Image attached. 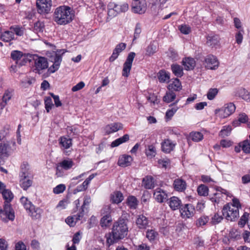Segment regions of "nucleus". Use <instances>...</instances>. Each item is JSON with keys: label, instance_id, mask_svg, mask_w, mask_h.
Segmentation results:
<instances>
[{"label": "nucleus", "instance_id": "obj_1", "mask_svg": "<svg viewBox=\"0 0 250 250\" xmlns=\"http://www.w3.org/2000/svg\"><path fill=\"white\" fill-rule=\"evenodd\" d=\"M127 232V220L124 218L119 219L114 223L111 233L105 235L107 244L109 246L119 240L123 239L126 236Z\"/></svg>", "mask_w": 250, "mask_h": 250}, {"label": "nucleus", "instance_id": "obj_2", "mask_svg": "<svg viewBox=\"0 0 250 250\" xmlns=\"http://www.w3.org/2000/svg\"><path fill=\"white\" fill-rule=\"evenodd\" d=\"M1 192L5 201L3 208H0V217L5 222L7 221V219L13 221L15 219V214L10 204V202L13 198V195L9 190L4 189Z\"/></svg>", "mask_w": 250, "mask_h": 250}, {"label": "nucleus", "instance_id": "obj_3", "mask_svg": "<svg viewBox=\"0 0 250 250\" xmlns=\"http://www.w3.org/2000/svg\"><path fill=\"white\" fill-rule=\"evenodd\" d=\"M74 15L70 7L61 6L57 7L54 13V20L60 25H65L73 20Z\"/></svg>", "mask_w": 250, "mask_h": 250}, {"label": "nucleus", "instance_id": "obj_4", "mask_svg": "<svg viewBox=\"0 0 250 250\" xmlns=\"http://www.w3.org/2000/svg\"><path fill=\"white\" fill-rule=\"evenodd\" d=\"M19 182L21 187L25 190L32 185L33 175L27 163H23L21 166Z\"/></svg>", "mask_w": 250, "mask_h": 250}, {"label": "nucleus", "instance_id": "obj_5", "mask_svg": "<svg viewBox=\"0 0 250 250\" xmlns=\"http://www.w3.org/2000/svg\"><path fill=\"white\" fill-rule=\"evenodd\" d=\"M107 7L108 15L114 17L121 13L126 12L128 10V4L127 3L116 4L114 2H110Z\"/></svg>", "mask_w": 250, "mask_h": 250}, {"label": "nucleus", "instance_id": "obj_6", "mask_svg": "<svg viewBox=\"0 0 250 250\" xmlns=\"http://www.w3.org/2000/svg\"><path fill=\"white\" fill-rule=\"evenodd\" d=\"M222 214L228 221H233L239 217V209L233 205H226L223 208Z\"/></svg>", "mask_w": 250, "mask_h": 250}, {"label": "nucleus", "instance_id": "obj_7", "mask_svg": "<svg viewBox=\"0 0 250 250\" xmlns=\"http://www.w3.org/2000/svg\"><path fill=\"white\" fill-rule=\"evenodd\" d=\"M31 57L34 61V71L35 73L41 74L42 70L48 67V62L45 58L36 54L32 55Z\"/></svg>", "mask_w": 250, "mask_h": 250}, {"label": "nucleus", "instance_id": "obj_8", "mask_svg": "<svg viewBox=\"0 0 250 250\" xmlns=\"http://www.w3.org/2000/svg\"><path fill=\"white\" fill-rule=\"evenodd\" d=\"M236 107L233 103L225 104L221 109H216L215 114L221 118H225L231 115L235 110Z\"/></svg>", "mask_w": 250, "mask_h": 250}, {"label": "nucleus", "instance_id": "obj_9", "mask_svg": "<svg viewBox=\"0 0 250 250\" xmlns=\"http://www.w3.org/2000/svg\"><path fill=\"white\" fill-rule=\"evenodd\" d=\"M135 53L134 52H130L127 59L124 63L123 69L122 71V75L124 77H128L130 74V71L131 69L132 62L135 57Z\"/></svg>", "mask_w": 250, "mask_h": 250}, {"label": "nucleus", "instance_id": "obj_10", "mask_svg": "<svg viewBox=\"0 0 250 250\" xmlns=\"http://www.w3.org/2000/svg\"><path fill=\"white\" fill-rule=\"evenodd\" d=\"M36 5L39 13L41 14L47 13L50 10L52 1L51 0H37Z\"/></svg>", "mask_w": 250, "mask_h": 250}, {"label": "nucleus", "instance_id": "obj_11", "mask_svg": "<svg viewBox=\"0 0 250 250\" xmlns=\"http://www.w3.org/2000/svg\"><path fill=\"white\" fill-rule=\"evenodd\" d=\"M180 211L183 218H188L194 215L195 208L192 205L188 204L181 208Z\"/></svg>", "mask_w": 250, "mask_h": 250}, {"label": "nucleus", "instance_id": "obj_12", "mask_svg": "<svg viewBox=\"0 0 250 250\" xmlns=\"http://www.w3.org/2000/svg\"><path fill=\"white\" fill-rule=\"evenodd\" d=\"M135 223L138 229H146L149 226V221L146 216L139 214L136 217Z\"/></svg>", "mask_w": 250, "mask_h": 250}, {"label": "nucleus", "instance_id": "obj_13", "mask_svg": "<svg viewBox=\"0 0 250 250\" xmlns=\"http://www.w3.org/2000/svg\"><path fill=\"white\" fill-rule=\"evenodd\" d=\"M146 10V3L145 0L134 2L132 7V11L134 13L144 14Z\"/></svg>", "mask_w": 250, "mask_h": 250}, {"label": "nucleus", "instance_id": "obj_14", "mask_svg": "<svg viewBox=\"0 0 250 250\" xmlns=\"http://www.w3.org/2000/svg\"><path fill=\"white\" fill-rule=\"evenodd\" d=\"M206 67L210 69H215L219 66V62L217 58L212 55H208L205 59Z\"/></svg>", "mask_w": 250, "mask_h": 250}, {"label": "nucleus", "instance_id": "obj_15", "mask_svg": "<svg viewBox=\"0 0 250 250\" xmlns=\"http://www.w3.org/2000/svg\"><path fill=\"white\" fill-rule=\"evenodd\" d=\"M176 143L169 139H165L161 143L162 150L163 152L168 153L172 151Z\"/></svg>", "mask_w": 250, "mask_h": 250}, {"label": "nucleus", "instance_id": "obj_16", "mask_svg": "<svg viewBox=\"0 0 250 250\" xmlns=\"http://www.w3.org/2000/svg\"><path fill=\"white\" fill-rule=\"evenodd\" d=\"M153 195L155 199L159 203L164 202L167 198V192L160 188H157L155 190Z\"/></svg>", "mask_w": 250, "mask_h": 250}, {"label": "nucleus", "instance_id": "obj_17", "mask_svg": "<svg viewBox=\"0 0 250 250\" xmlns=\"http://www.w3.org/2000/svg\"><path fill=\"white\" fill-rule=\"evenodd\" d=\"M132 161L133 158L131 156L123 155L119 157L118 164L119 166L126 167L131 165Z\"/></svg>", "mask_w": 250, "mask_h": 250}, {"label": "nucleus", "instance_id": "obj_18", "mask_svg": "<svg viewBox=\"0 0 250 250\" xmlns=\"http://www.w3.org/2000/svg\"><path fill=\"white\" fill-rule=\"evenodd\" d=\"M123 128V125L121 123H113L108 125L104 128V131L107 134L116 132Z\"/></svg>", "mask_w": 250, "mask_h": 250}, {"label": "nucleus", "instance_id": "obj_19", "mask_svg": "<svg viewBox=\"0 0 250 250\" xmlns=\"http://www.w3.org/2000/svg\"><path fill=\"white\" fill-rule=\"evenodd\" d=\"M173 187L176 191H184L187 188V183L184 180L177 178L173 182Z\"/></svg>", "mask_w": 250, "mask_h": 250}, {"label": "nucleus", "instance_id": "obj_20", "mask_svg": "<svg viewBox=\"0 0 250 250\" xmlns=\"http://www.w3.org/2000/svg\"><path fill=\"white\" fill-rule=\"evenodd\" d=\"M207 44L211 47H215L219 44V38L217 35H208L207 36Z\"/></svg>", "mask_w": 250, "mask_h": 250}, {"label": "nucleus", "instance_id": "obj_21", "mask_svg": "<svg viewBox=\"0 0 250 250\" xmlns=\"http://www.w3.org/2000/svg\"><path fill=\"white\" fill-rule=\"evenodd\" d=\"M59 141L61 148H63V149H68L72 145V139L69 137L65 136L61 137L59 139Z\"/></svg>", "mask_w": 250, "mask_h": 250}, {"label": "nucleus", "instance_id": "obj_22", "mask_svg": "<svg viewBox=\"0 0 250 250\" xmlns=\"http://www.w3.org/2000/svg\"><path fill=\"white\" fill-rule=\"evenodd\" d=\"M83 216V212H79L77 214V215H74L72 217H68L65 219V222L70 227H73L78 220H81Z\"/></svg>", "mask_w": 250, "mask_h": 250}, {"label": "nucleus", "instance_id": "obj_23", "mask_svg": "<svg viewBox=\"0 0 250 250\" xmlns=\"http://www.w3.org/2000/svg\"><path fill=\"white\" fill-rule=\"evenodd\" d=\"M182 64L187 70L193 69L195 66V61L191 58H186L182 61Z\"/></svg>", "mask_w": 250, "mask_h": 250}, {"label": "nucleus", "instance_id": "obj_24", "mask_svg": "<svg viewBox=\"0 0 250 250\" xmlns=\"http://www.w3.org/2000/svg\"><path fill=\"white\" fill-rule=\"evenodd\" d=\"M29 214L35 219H38L41 217L42 210L39 208H36L33 205L28 209Z\"/></svg>", "mask_w": 250, "mask_h": 250}, {"label": "nucleus", "instance_id": "obj_25", "mask_svg": "<svg viewBox=\"0 0 250 250\" xmlns=\"http://www.w3.org/2000/svg\"><path fill=\"white\" fill-rule=\"evenodd\" d=\"M110 200L114 204H119L124 200V196L121 192L116 191L110 195Z\"/></svg>", "mask_w": 250, "mask_h": 250}, {"label": "nucleus", "instance_id": "obj_26", "mask_svg": "<svg viewBox=\"0 0 250 250\" xmlns=\"http://www.w3.org/2000/svg\"><path fill=\"white\" fill-rule=\"evenodd\" d=\"M181 204V200L177 197L173 196L169 199V206L173 210L178 209L180 208Z\"/></svg>", "mask_w": 250, "mask_h": 250}, {"label": "nucleus", "instance_id": "obj_27", "mask_svg": "<svg viewBox=\"0 0 250 250\" xmlns=\"http://www.w3.org/2000/svg\"><path fill=\"white\" fill-rule=\"evenodd\" d=\"M172 73L177 77H181L183 74V68L182 66L178 64H172L171 65Z\"/></svg>", "mask_w": 250, "mask_h": 250}, {"label": "nucleus", "instance_id": "obj_28", "mask_svg": "<svg viewBox=\"0 0 250 250\" xmlns=\"http://www.w3.org/2000/svg\"><path fill=\"white\" fill-rule=\"evenodd\" d=\"M143 185L146 188L151 189L155 186L154 179L152 176H146L143 179Z\"/></svg>", "mask_w": 250, "mask_h": 250}, {"label": "nucleus", "instance_id": "obj_29", "mask_svg": "<svg viewBox=\"0 0 250 250\" xmlns=\"http://www.w3.org/2000/svg\"><path fill=\"white\" fill-rule=\"evenodd\" d=\"M73 162L71 160H64L57 166V170H60V168H62L65 170H68L70 169L73 167Z\"/></svg>", "mask_w": 250, "mask_h": 250}, {"label": "nucleus", "instance_id": "obj_30", "mask_svg": "<svg viewBox=\"0 0 250 250\" xmlns=\"http://www.w3.org/2000/svg\"><path fill=\"white\" fill-rule=\"evenodd\" d=\"M158 78L160 83H168L170 79L169 73L164 70H161L158 74Z\"/></svg>", "mask_w": 250, "mask_h": 250}, {"label": "nucleus", "instance_id": "obj_31", "mask_svg": "<svg viewBox=\"0 0 250 250\" xmlns=\"http://www.w3.org/2000/svg\"><path fill=\"white\" fill-rule=\"evenodd\" d=\"M0 39L3 42H10L14 39V33L10 31H5L1 35Z\"/></svg>", "mask_w": 250, "mask_h": 250}, {"label": "nucleus", "instance_id": "obj_32", "mask_svg": "<svg viewBox=\"0 0 250 250\" xmlns=\"http://www.w3.org/2000/svg\"><path fill=\"white\" fill-rule=\"evenodd\" d=\"M138 201L137 198L133 196H129L126 200L127 206L132 209H136L138 205Z\"/></svg>", "mask_w": 250, "mask_h": 250}, {"label": "nucleus", "instance_id": "obj_33", "mask_svg": "<svg viewBox=\"0 0 250 250\" xmlns=\"http://www.w3.org/2000/svg\"><path fill=\"white\" fill-rule=\"evenodd\" d=\"M129 136L128 134H125L123 137H120L113 142L111 144V146L112 147L117 146L120 144L126 142L129 140Z\"/></svg>", "mask_w": 250, "mask_h": 250}, {"label": "nucleus", "instance_id": "obj_34", "mask_svg": "<svg viewBox=\"0 0 250 250\" xmlns=\"http://www.w3.org/2000/svg\"><path fill=\"white\" fill-rule=\"evenodd\" d=\"M236 94L243 100L250 101L249 92L243 88H239Z\"/></svg>", "mask_w": 250, "mask_h": 250}, {"label": "nucleus", "instance_id": "obj_35", "mask_svg": "<svg viewBox=\"0 0 250 250\" xmlns=\"http://www.w3.org/2000/svg\"><path fill=\"white\" fill-rule=\"evenodd\" d=\"M157 50V46L155 44L154 42H151L146 49V55L150 56L153 55Z\"/></svg>", "mask_w": 250, "mask_h": 250}, {"label": "nucleus", "instance_id": "obj_36", "mask_svg": "<svg viewBox=\"0 0 250 250\" xmlns=\"http://www.w3.org/2000/svg\"><path fill=\"white\" fill-rule=\"evenodd\" d=\"M169 89L179 91L182 89V85L179 80L175 78L171 83L168 85Z\"/></svg>", "mask_w": 250, "mask_h": 250}, {"label": "nucleus", "instance_id": "obj_37", "mask_svg": "<svg viewBox=\"0 0 250 250\" xmlns=\"http://www.w3.org/2000/svg\"><path fill=\"white\" fill-rule=\"evenodd\" d=\"M229 236L231 240H238L241 239V232L236 229H232L230 231Z\"/></svg>", "mask_w": 250, "mask_h": 250}, {"label": "nucleus", "instance_id": "obj_38", "mask_svg": "<svg viewBox=\"0 0 250 250\" xmlns=\"http://www.w3.org/2000/svg\"><path fill=\"white\" fill-rule=\"evenodd\" d=\"M112 221L111 216L108 214L104 216L100 221L101 225L102 227H107L110 226Z\"/></svg>", "mask_w": 250, "mask_h": 250}, {"label": "nucleus", "instance_id": "obj_39", "mask_svg": "<svg viewBox=\"0 0 250 250\" xmlns=\"http://www.w3.org/2000/svg\"><path fill=\"white\" fill-rule=\"evenodd\" d=\"M158 236V233L155 229H148L146 231V237L150 241H154Z\"/></svg>", "mask_w": 250, "mask_h": 250}, {"label": "nucleus", "instance_id": "obj_40", "mask_svg": "<svg viewBox=\"0 0 250 250\" xmlns=\"http://www.w3.org/2000/svg\"><path fill=\"white\" fill-rule=\"evenodd\" d=\"M176 98V94L172 91L167 92L163 97V101L169 103L172 102Z\"/></svg>", "mask_w": 250, "mask_h": 250}, {"label": "nucleus", "instance_id": "obj_41", "mask_svg": "<svg viewBox=\"0 0 250 250\" xmlns=\"http://www.w3.org/2000/svg\"><path fill=\"white\" fill-rule=\"evenodd\" d=\"M190 137L193 141L198 142L203 140V135L200 132H192L190 133Z\"/></svg>", "mask_w": 250, "mask_h": 250}, {"label": "nucleus", "instance_id": "obj_42", "mask_svg": "<svg viewBox=\"0 0 250 250\" xmlns=\"http://www.w3.org/2000/svg\"><path fill=\"white\" fill-rule=\"evenodd\" d=\"M146 154L151 158L155 157L156 154L155 147L153 145L148 146L147 148L146 149Z\"/></svg>", "mask_w": 250, "mask_h": 250}, {"label": "nucleus", "instance_id": "obj_43", "mask_svg": "<svg viewBox=\"0 0 250 250\" xmlns=\"http://www.w3.org/2000/svg\"><path fill=\"white\" fill-rule=\"evenodd\" d=\"M64 53L65 51L64 50H57L54 58V62L60 65L62 61V56Z\"/></svg>", "mask_w": 250, "mask_h": 250}, {"label": "nucleus", "instance_id": "obj_44", "mask_svg": "<svg viewBox=\"0 0 250 250\" xmlns=\"http://www.w3.org/2000/svg\"><path fill=\"white\" fill-rule=\"evenodd\" d=\"M178 108L179 107L178 106H174L172 108L167 110L165 116L167 121L171 120V118L173 116Z\"/></svg>", "mask_w": 250, "mask_h": 250}, {"label": "nucleus", "instance_id": "obj_45", "mask_svg": "<svg viewBox=\"0 0 250 250\" xmlns=\"http://www.w3.org/2000/svg\"><path fill=\"white\" fill-rule=\"evenodd\" d=\"M197 192L199 195L206 196L208 195V188L206 186L201 185L197 188Z\"/></svg>", "mask_w": 250, "mask_h": 250}, {"label": "nucleus", "instance_id": "obj_46", "mask_svg": "<svg viewBox=\"0 0 250 250\" xmlns=\"http://www.w3.org/2000/svg\"><path fill=\"white\" fill-rule=\"evenodd\" d=\"M66 130L70 136L78 135L80 133V129L75 126H67Z\"/></svg>", "mask_w": 250, "mask_h": 250}, {"label": "nucleus", "instance_id": "obj_47", "mask_svg": "<svg viewBox=\"0 0 250 250\" xmlns=\"http://www.w3.org/2000/svg\"><path fill=\"white\" fill-rule=\"evenodd\" d=\"M241 146L242 147V149L244 153H250V142L248 140H246L241 142Z\"/></svg>", "mask_w": 250, "mask_h": 250}, {"label": "nucleus", "instance_id": "obj_48", "mask_svg": "<svg viewBox=\"0 0 250 250\" xmlns=\"http://www.w3.org/2000/svg\"><path fill=\"white\" fill-rule=\"evenodd\" d=\"M231 129L232 128L230 126H225L220 131V135L222 137L228 136L230 134Z\"/></svg>", "mask_w": 250, "mask_h": 250}, {"label": "nucleus", "instance_id": "obj_49", "mask_svg": "<svg viewBox=\"0 0 250 250\" xmlns=\"http://www.w3.org/2000/svg\"><path fill=\"white\" fill-rule=\"evenodd\" d=\"M45 108L47 112H49L54 106L52 100L50 97H46L44 100Z\"/></svg>", "mask_w": 250, "mask_h": 250}, {"label": "nucleus", "instance_id": "obj_50", "mask_svg": "<svg viewBox=\"0 0 250 250\" xmlns=\"http://www.w3.org/2000/svg\"><path fill=\"white\" fill-rule=\"evenodd\" d=\"M249 214L247 212H245L243 215L241 216L240 221L238 222V225L241 227H243L247 222L248 223V218Z\"/></svg>", "mask_w": 250, "mask_h": 250}, {"label": "nucleus", "instance_id": "obj_51", "mask_svg": "<svg viewBox=\"0 0 250 250\" xmlns=\"http://www.w3.org/2000/svg\"><path fill=\"white\" fill-rule=\"evenodd\" d=\"M20 200L26 210H28V209L31 208V206L33 205L26 197H22L21 198Z\"/></svg>", "mask_w": 250, "mask_h": 250}, {"label": "nucleus", "instance_id": "obj_52", "mask_svg": "<svg viewBox=\"0 0 250 250\" xmlns=\"http://www.w3.org/2000/svg\"><path fill=\"white\" fill-rule=\"evenodd\" d=\"M9 148V143H0V153L7 155Z\"/></svg>", "mask_w": 250, "mask_h": 250}, {"label": "nucleus", "instance_id": "obj_53", "mask_svg": "<svg viewBox=\"0 0 250 250\" xmlns=\"http://www.w3.org/2000/svg\"><path fill=\"white\" fill-rule=\"evenodd\" d=\"M22 56V53L20 51H13L11 53V58L15 61H18L19 60L21 59Z\"/></svg>", "mask_w": 250, "mask_h": 250}, {"label": "nucleus", "instance_id": "obj_54", "mask_svg": "<svg viewBox=\"0 0 250 250\" xmlns=\"http://www.w3.org/2000/svg\"><path fill=\"white\" fill-rule=\"evenodd\" d=\"M223 219L222 215H220L217 213L212 217L211 223L213 225H215L221 222Z\"/></svg>", "mask_w": 250, "mask_h": 250}, {"label": "nucleus", "instance_id": "obj_55", "mask_svg": "<svg viewBox=\"0 0 250 250\" xmlns=\"http://www.w3.org/2000/svg\"><path fill=\"white\" fill-rule=\"evenodd\" d=\"M217 93V88H210L207 93V98L208 100H212L215 97Z\"/></svg>", "mask_w": 250, "mask_h": 250}, {"label": "nucleus", "instance_id": "obj_56", "mask_svg": "<svg viewBox=\"0 0 250 250\" xmlns=\"http://www.w3.org/2000/svg\"><path fill=\"white\" fill-rule=\"evenodd\" d=\"M208 220L209 218L208 216H202L197 220L196 225L198 227L205 225Z\"/></svg>", "mask_w": 250, "mask_h": 250}, {"label": "nucleus", "instance_id": "obj_57", "mask_svg": "<svg viewBox=\"0 0 250 250\" xmlns=\"http://www.w3.org/2000/svg\"><path fill=\"white\" fill-rule=\"evenodd\" d=\"M44 24L41 21H37L34 23L33 29L35 32H42Z\"/></svg>", "mask_w": 250, "mask_h": 250}, {"label": "nucleus", "instance_id": "obj_58", "mask_svg": "<svg viewBox=\"0 0 250 250\" xmlns=\"http://www.w3.org/2000/svg\"><path fill=\"white\" fill-rule=\"evenodd\" d=\"M66 188L64 184H59L53 188V192L55 194H60L63 192Z\"/></svg>", "mask_w": 250, "mask_h": 250}, {"label": "nucleus", "instance_id": "obj_59", "mask_svg": "<svg viewBox=\"0 0 250 250\" xmlns=\"http://www.w3.org/2000/svg\"><path fill=\"white\" fill-rule=\"evenodd\" d=\"M35 82L34 79L26 78L21 82V85L24 87H27Z\"/></svg>", "mask_w": 250, "mask_h": 250}, {"label": "nucleus", "instance_id": "obj_60", "mask_svg": "<svg viewBox=\"0 0 250 250\" xmlns=\"http://www.w3.org/2000/svg\"><path fill=\"white\" fill-rule=\"evenodd\" d=\"M181 32L184 34H188L191 31L190 27L186 24L181 25L179 28Z\"/></svg>", "mask_w": 250, "mask_h": 250}, {"label": "nucleus", "instance_id": "obj_61", "mask_svg": "<svg viewBox=\"0 0 250 250\" xmlns=\"http://www.w3.org/2000/svg\"><path fill=\"white\" fill-rule=\"evenodd\" d=\"M12 96V92L8 90L5 91L2 96V101L7 103V102L11 99Z\"/></svg>", "mask_w": 250, "mask_h": 250}, {"label": "nucleus", "instance_id": "obj_62", "mask_svg": "<svg viewBox=\"0 0 250 250\" xmlns=\"http://www.w3.org/2000/svg\"><path fill=\"white\" fill-rule=\"evenodd\" d=\"M243 32L244 31L243 30H239L235 35L236 42L238 44H240L242 42L243 39Z\"/></svg>", "mask_w": 250, "mask_h": 250}, {"label": "nucleus", "instance_id": "obj_63", "mask_svg": "<svg viewBox=\"0 0 250 250\" xmlns=\"http://www.w3.org/2000/svg\"><path fill=\"white\" fill-rule=\"evenodd\" d=\"M126 47V44L125 43H120L117 44L114 49L117 53L120 54V53L125 49Z\"/></svg>", "mask_w": 250, "mask_h": 250}, {"label": "nucleus", "instance_id": "obj_64", "mask_svg": "<svg viewBox=\"0 0 250 250\" xmlns=\"http://www.w3.org/2000/svg\"><path fill=\"white\" fill-rule=\"evenodd\" d=\"M15 250H26V246L22 242L19 241L15 245Z\"/></svg>", "mask_w": 250, "mask_h": 250}]
</instances>
